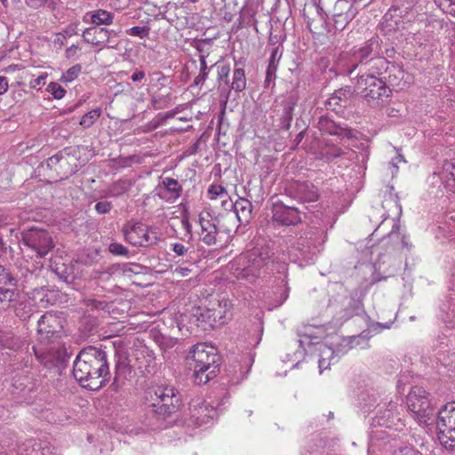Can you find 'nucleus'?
<instances>
[{
  "label": "nucleus",
  "mask_w": 455,
  "mask_h": 455,
  "mask_svg": "<svg viewBox=\"0 0 455 455\" xmlns=\"http://www.w3.org/2000/svg\"><path fill=\"white\" fill-rule=\"evenodd\" d=\"M61 330V319L53 313L47 312L38 320L37 332L42 340H52L59 336Z\"/></svg>",
  "instance_id": "9b49d317"
},
{
  "label": "nucleus",
  "mask_w": 455,
  "mask_h": 455,
  "mask_svg": "<svg viewBox=\"0 0 455 455\" xmlns=\"http://www.w3.org/2000/svg\"><path fill=\"white\" fill-rule=\"evenodd\" d=\"M318 196L315 192H312L310 196L307 198L308 201H315Z\"/></svg>",
  "instance_id": "6e6d98bb"
},
{
  "label": "nucleus",
  "mask_w": 455,
  "mask_h": 455,
  "mask_svg": "<svg viewBox=\"0 0 455 455\" xmlns=\"http://www.w3.org/2000/svg\"><path fill=\"white\" fill-rule=\"evenodd\" d=\"M82 72V66L80 64H76L69 68L64 74H62L60 77V81L62 83H70L77 78V76Z\"/></svg>",
  "instance_id": "473e14b6"
},
{
  "label": "nucleus",
  "mask_w": 455,
  "mask_h": 455,
  "mask_svg": "<svg viewBox=\"0 0 455 455\" xmlns=\"http://www.w3.org/2000/svg\"><path fill=\"white\" fill-rule=\"evenodd\" d=\"M110 31L103 28H88L83 33L84 40L94 46H99L100 49L108 42Z\"/></svg>",
  "instance_id": "f3484780"
},
{
  "label": "nucleus",
  "mask_w": 455,
  "mask_h": 455,
  "mask_svg": "<svg viewBox=\"0 0 455 455\" xmlns=\"http://www.w3.org/2000/svg\"><path fill=\"white\" fill-rule=\"evenodd\" d=\"M4 7H8V0H0Z\"/></svg>",
  "instance_id": "bf43d9fd"
},
{
  "label": "nucleus",
  "mask_w": 455,
  "mask_h": 455,
  "mask_svg": "<svg viewBox=\"0 0 455 455\" xmlns=\"http://www.w3.org/2000/svg\"><path fill=\"white\" fill-rule=\"evenodd\" d=\"M132 183L129 180H117L114 182L109 188V195L111 196H120L131 188Z\"/></svg>",
  "instance_id": "cd10ccee"
},
{
  "label": "nucleus",
  "mask_w": 455,
  "mask_h": 455,
  "mask_svg": "<svg viewBox=\"0 0 455 455\" xmlns=\"http://www.w3.org/2000/svg\"><path fill=\"white\" fill-rule=\"evenodd\" d=\"M172 251L176 255L183 256L187 252L188 249L185 247L184 244L180 243H175L172 244Z\"/></svg>",
  "instance_id": "a18cd8bd"
},
{
  "label": "nucleus",
  "mask_w": 455,
  "mask_h": 455,
  "mask_svg": "<svg viewBox=\"0 0 455 455\" xmlns=\"http://www.w3.org/2000/svg\"><path fill=\"white\" fill-rule=\"evenodd\" d=\"M391 324V321L385 323H380L379 322L371 323V332H379L383 329H389Z\"/></svg>",
  "instance_id": "37998d69"
},
{
  "label": "nucleus",
  "mask_w": 455,
  "mask_h": 455,
  "mask_svg": "<svg viewBox=\"0 0 455 455\" xmlns=\"http://www.w3.org/2000/svg\"><path fill=\"white\" fill-rule=\"evenodd\" d=\"M207 67L205 60H201V75L196 77V83L198 84L200 80L204 81L207 76Z\"/></svg>",
  "instance_id": "09e8293b"
},
{
  "label": "nucleus",
  "mask_w": 455,
  "mask_h": 455,
  "mask_svg": "<svg viewBox=\"0 0 455 455\" xmlns=\"http://www.w3.org/2000/svg\"><path fill=\"white\" fill-rule=\"evenodd\" d=\"M22 242L37 258L45 257L55 246L52 235L46 230L36 228L23 232Z\"/></svg>",
  "instance_id": "1a4fd4ad"
},
{
  "label": "nucleus",
  "mask_w": 455,
  "mask_h": 455,
  "mask_svg": "<svg viewBox=\"0 0 455 455\" xmlns=\"http://www.w3.org/2000/svg\"><path fill=\"white\" fill-rule=\"evenodd\" d=\"M10 284L0 285V308L4 310L20 299L17 280L14 276L10 278Z\"/></svg>",
  "instance_id": "dca6fc26"
},
{
  "label": "nucleus",
  "mask_w": 455,
  "mask_h": 455,
  "mask_svg": "<svg viewBox=\"0 0 455 455\" xmlns=\"http://www.w3.org/2000/svg\"><path fill=\"white\" fill-rule=\"evenodd\" d=\"M341 95L345 96V93L342 91L335 92L334 94L329 99V106L332 107L335 105H340L339 101L342 100Z\"/></svg>",
  "instance_id": "79ce46f5"
},
{
  "label": "nucleus",
  "mask_w": 455,
  "mask_h": 455,
  "mask_svg": "<svg viewBox=\"0 0 455 455\" xmlns=\"http://www.w3.org/2000/svg\"><path fill=\"white\" fill-rule=\"evenodd\" d=\"M40 443L35 439H29L19 446V455H39Z\"/></svg>",
  "instance_id": "bb28decb"
},
{
  "label": "nucleus",
  "mask_w": 455,
  "mask_h": 455,
  "mask_svg": "<svg viewBox=\"0 0 455 455\" xmlns=\"http://www.w3.org/2000/svg\"><path fill=\"white\" fill-rule=\"evenodd\" d=\"M48 76L47 73L41 74L38 77L29 82V87L32 89L39 90L42 85L45 84V80Z\"/></svg>",
  "instance_id": "4c0bfd02"
},
{
  "label": "nucleus",
  "mask_w": 455,
  "mask_h": 455,
  "mask_svg": "<svg viewBox=\"0 0 455 455\" xmlns=\"http://www.w3.org/2000/svg\"><path fill=\"white\" fill-rule=\"evenodd\" d=\"M396 159H398L399 162H405L403 156L400 154L397 156Z\"/></svg>",
  "instance_id": "13d9d810"
},
{
  "label": "nucleus",
  "mask_w": 455,
  "mask_h": 455,
  "mask_svg": "<svg viewBox=\"0 0 455 455\" xmlns=\"http://www.w3.org/2000/svg\"><path fill=\"white\" fill-rule=\"evenodd\" d=\"M10 307H14L15 315L22 321L29 319L32 315V307L27 301L13 302Z\"/></svg>",
  "instance_id": "393cba45"
},
{
  "label": "nucleus",
  "mask_w": 455,
  "mask_h": 455,
  "mask_svg": "<svg viewBox=\"0 0 455 455\" xmlns=\"http://www.w3.org/2000/svg\"><path fill=\"white\" fill-rule=\"evenodd\" d=\"M114 20V14L103 9H98L91 12V21L96 26L110 25Z\"/></svg>",
  "instance_id": "b1692460"
},
{
  "label": "nucleus",
  "mask_w": 455,
  "mask_h": 455,
  "mask_svg": "<svg viewBox=\"0 0 455 455\" xmlns=\"http://www.w3.org/2000/svg\"><path fill=\"white\" fill-rule=\"evenodd\" d=\"M79 52H80V48L76 44H72L71 46H69L66 49L65 57L68 60L76 59L78 56Z\"/></svg>",
  "instance_id": "a19ab883"
},
{
  "label": "nucleus",
  "mask_w": 455,
  "mask_h": 455,
  "mask_svg": "<svg viewBox=\"0 0 455 455\" xmlns=\"http://www.w3.org/2000/svg\"><path fill=\"white\" fill-rule=\"evenodd\" d=\"M354 12L351 4L347 0H338L333 8L334 25L337 29L342 30L353 18Z\"/></svg>",
  "instance_id": "ddd939ff"
},
{
  "label": "nucleus",
  "mask_w": 455,
  "mask_h": 455,
  "mask_svg": "<svg viewBox=\"0 0 455 455\" xmlns=\"http://www.w3.org/2000/svg\"><path fill=\"white\" fill-rule=\"evenodd\" d=\"M231 88L235 92H243L246 88V77L243 68H235Z\"/></svg>",
  "instance_id": "a878e982"
},
{
  "label": "nucleus",
  "mask_w": 455,
  "mask_h": 455,
  "mask_svg": "<svg viewBox=\"0 0 455 455\" xmlns=\"http://www.w3.org/2000/svg\"><path fill=\"white\" fill-rule=\"evenodd\" d=\"M146 400L152 410L158 415L169 416L176 413L181 405L179 392L169 386H157L148 388Z\"/></svg>",
  "instance_id": "39448f33"
},
{
  "label": "nucleus",
  "mask_w": 455,
  "mask_h": 455,
  "mask_svg": "<svg viewBox=\"0 0 455 455\" xmlns=\"http://www.w3.org/2000/svg\"><path fill=\"white\" fill-rule=\"evenodd\" d=\"M159 188L164 190V195H161V197L167 202H175L182 194V186L173 178H164L159 184Z\"/></svg>",
  "instance_id": "a211bd4d"
},
{
  "label": "nucleus",
  "mask_w": 455,
  "mask_h": 455,
  "mask_svg": "<svg viewBox=\"0 0 455 455\" xmlns=\"http://www.w3.org/2000/svg\"><path fill=\"white\" fill-rule=\"evenodd\" d=\"M126 33L132 36H139L140 38H144L148 36L149 28L135 26L128 29Z\"/></svg>",
  "instance_id": "c9c22d12"
},
{
  "label": "nucleus",
  "mask_w": 455,
  "mask_h": 455,
  "mask_svg": "<svg viewBox=\"0 0 455 455\" xmlns=\"http://www.w3.org/2000/svg\"><path fill=\"white\" fill-rule=\"evenodd\" d=\"M273 220L283 225L290 226L300 222V216L296 208L275 204L273 209Z\"/></svg>",
  "instance_id": "4468645a"
},
{
  "label": "nucleus",
  "mask_w": 455,
  "mask_h": 455,
  "mask_svg": "<svg viewBox=\"0 0 455 455\" xmlns=\"http://www.w3.org/2000/svg\"><path fill=\"white\" fill-rule=\"evenodd\" d=\"M406 403L419 424H428L435 412L428 393L421 387H413L406 397Z\"/></svg>",
  "instance_id": "423d86ee"
},
{
  "label": "nucleus",
  "mask_w": 455,
  "mask_h": 455,
  "mask_svg": "<svg viewBox=\"0 0 455 455\" xmlns=\"http://www.w3.org/2000/svg\"><path fill=\"white\" fill-rule=\"evenodd\" d=\"M393 455H422L419 451L415 450L412 446L405 445L395 450Z\"/></svg>",
  "instance_id": "e433bc0d"
},
{
  "label": "nucleus",
  "mask_w": 455,
  "mask_h": 455,
  "mask_svg": "<svg viewBox=\"0 0 455 455\" xmlns=\"http://www.w3.org/2000/svg\"><path fill=\"white\" fill-rule=\"evenodd\" d=\"M391 90L380 79L371 76V100H377L378 104L387 102Z\"/></svg>",
  "instance_id": "aec40b11"
},
{
  "label": "nucleus",
  "mask_w": 455,
  "mask_h": 455,
  "mask_svg": "<svg viewBox=\"0 0 455 455\" xmlns=\"http://www.w3.org/2000/svg\"><path fill=\"white\" fill-rule=\"evenodd\" d=\"M346 132V136L350 137L351 132Z\"/></svg>",
  "instance_id": "e2e57ef3"
},
{
  "label": "nucleus",
  "mask_w": 455,
  "mask_h": 455,
  "mask_svg": "<svg viewBox=\"0 0 455 455\" xmlns=\"http://www.w3.org/2000/svg\"><path fill=\"white\" fill-rule=\"evenodd\" d=\"M101 109L100 108H94L81 117L79 122L80 125L84 128H90L100 117Z\"/></svg>",
  "instance_id": "c85d7f7f"
},
{
  "label": "nucleus",
  "mask_w": 455,
  "mask_h": 455,
  "mask_svg": "<svg viewBox=\"0 0 455 455\" xmlns=\"http://www.w3.org/2000/svg\"><path fill=\"white\" fill-rule=\"evenodd\" d=\"M0 455H5V454H4L3 452H0Z\"/></svg>",
  "instance_id": "774afa93"
},
{
  "label": "nucleus",
  "mask_w": 455,
  "mask_h": 455,
  "mask_svg": "<svg viewBox=\"0 0 455 455\" xmlns=\"http://www.w3.org/2000/svg\"><path fill=\"white\" fill-rule=\"evenodd\" d=\"M108 251L115 256L127 257L129 254V250L124 245L118 243H111L108 246Z\"/></svg>",
  "instance_id": "f704fd0d"
},
{
  "label": "nucleus",
  "mask_w": 455,
  "mask_h": 455,
  "mask_svg": "<svg viewBox=\"0 0 455 455\" xmlns=\"http://www.w3.org/2000/svg\"><path fill=\"white\" fill-rule=\"evenodd\" d=\"M47 91L57 100L62 99L66 94V90L55 82H52L48 84Z\"/></svg>",
  "instance_id": "72a5a7b5"
},
{
  "label": "nucleus",
  "mask_w": 455,
  "mask_h": 455,
  "mask_svg": "<svg viewBox=\"0 0 455 455\" xmlns=\"http://www.w3.org/2000/svg\"><path fill=\"white\" fill-rule=\"evenodd\" d=\"M347 9H339V12H346Z\"/></svg>",
  "instance_id": "0e129e2a"
},
{
  "label": "nucleus",
  "mask_w": 455,
  "mask_h": 455,
  "mask_svg": "<svg viewBox=\"0 0 455 455\" xmlns=\"http://www.w3.org/2000/svg\"><path fill=\"white\" fill-rule=\"evenodd\" d=\"M181 227L185 229L188 235H190L192 232V226L188 218H182L180 220Z\"/></svg>",
  "instance_id": "603ef678"
},
{
  "label": "nucleus",
  "mask_w": 455,
  "mask_h": 455,
  "mask_svg": "<svg viewBox=\"0 0 455 455\" xmlns=\"http://www.w3.org/2000/svg\"><path fill=\"white\" fill-rule=\"evenodd\" d=\"M401 242H402V245H403V248H409L410 247L408 243H407V241H406V237L404 235L402 236Z\"/></svg>",
  "instance_id": "4d7b16f0"
},
{
  "label": "nucleus",
  "mask_w": 455,
  "mask_h": 455,
  "mask_svg": "<svg viewBox=\"0 0 455 455\" xmlns=\"http://www.w3.org/2000/svg\"><path fill=\"white\" fill-rule=\"evenodd\" d=\"M221 200V205L222 207L225 209V210H230V209H233L234 208V204L232 202V200L230 199V197L228 196V198H223V199H220Z\"/></svg>",
  "instance_id": "5fc2aeb1"
},
{
  "label": "nucleus",
  "mask_w": 455,
  "mask_h": 455,
  "mask_svg": "<svg viewBox=\"0 0 455 455\" xmlns=\"http://www.w3.org/2000/svg\"><path fill=\"white\" fill-rule=\"evenodd\" d=\"M190 271L188 267H178L173 270V274L179 277H185L189 275Z\"/></svg>",
  "instance_id": "de8ad7c7"
},
{
  "label": "nucleus",
  "mask_w": 455,
  "mask_h": 455,
  "mask_svg": "<svg viewBox=\"0 0 455 455\" xmlns=\"http://www.w3.org/2000/svg\"><path fill=\"white\" fill-rule=\"evenodd\" d=\"M229 72H230V68L228 65L222 66L220 68V71L219 73L220 78V79L224 78L226 80V82H228Z\"/></svg>",
  "instance_id": "8fccbe9b"
},
{
  "label": "nucleus",
  "mask_w": 455,
  "mask_h": 455,
  "mask_svg": "<svg viewBox=\"0 0 455 455\" xmlns=\"http://www.w3.org/2000/svg\"><path fill=\"white\" fill-rule=\"evenodd\" d=\"M329 132L331 134H339V132L337 131V129H335L334 131H330Z\"/></svg>",
  "instance_id": "052dcab7"
},
{
  "label": "nucleus",
  "mask_w": 455,
  "mask_h": 455,
  "mask_svg": "<svg viewBox=\"0 0 455 455\" xmlns=\"http://www.w3.org/2000/svg\"><path fill=\"white\" fill-rule=\"evenodd\" d=\"M9 88L8 80L5 76H0V95L7 92Z\"/></svg>",
  "instance_id": "3c124183"
},
{
  "label": "nucleus",
  "mask_w": 455,
  "mask_h": 455,
  "mask_svg": "<svg viewBox=\"0 0 455 455\" xmlns=\"http://www.w3.org/2000/svg\"><path fill=\"white\" fill-rule=\"evenodd\" d=\"M112 208V204L110 202L102 201L99 202L95 205V211L100 214L108 213Z\"/></svg>",
  "instance_id": "58836bf2"
},
{
  "label": "nucleus",
  "mask_w": 455,
  "mask_h": 455,
  "mask_svg": "<svg viewBox=\"0 0 455 455\" xmlns=\"http://www.w3.org/2000/svg\"><path fill=\"white\" fill-rule=\"evenodd\" d=\"M3 323H4V322L0 320V325H2V328H4V329L5 327H8V324H5V326H4V325L3 324Z\"/></svg>",
  "instance_id": "680f3d73"
},
{
  "label": "nucleus",
  "mask_w": 455,
  "mask_h": 455,
  "mask_svg": "<svg viewBox=\"0 0 455 455\" xmlns=\"http://www.w3.org/2000/svg\"><path fill=\"white\" fill-rule=\"evenodd\" d=\"M190 420L197 427L209 424L218 416L214 406L202 398H196L189 403Z\"/></svg>",
  "instance_id": "9d476101"
},
{
  "label": "nucleus",
  "mask_w": 455,
  "mask_h": 455,
  "mask_svg": "<svg viewBox=\"0 0 455 455\" xmlns=\"http://www.w3.org/2000/svg\"><path fill=\"white\" fill-rule=\"evenodd\" d=\"M436 425L441 443L447 450H455V402L443 405L438 411Z\"/></svg>",
  "instance_id": "0eeeda50"
},
{
  "label": "nucleus",
  "mask_w": 455,
  "mask_h": 455,
  "mask_svg": "<svg viewBox=\"0 0 455 455\" xmlns=\"http://www.w3.org/2000/svg\"><path fill=\"white\" fill-rule=\"evenodd\" d=\"M48 0H26V4L30 8L37 9L47 3Z\"/></svg>",
  "instance_id": "49530a36"
},
{
  "label": "nucleus",
  "mask_w": 455,
  "mask_h": 455,
  "mask_svg": "<svg viewBox=\"0 0 455 455\" xmlns=\"http://www.w3.org/2000/svg\"><path fill=\"white\" fill-rule=\"evenodd\" d=\"M440 177L447 189L455 194V159L443 163Z\"/></svg>",
  "instance_id": "4be33fe9"
},
{
  "label": "nucleus",
  "mask_w": 455,
  "mask_h": 455,
  "mask_svg": "<svg viewBox=\"0 0 455 455\" xmlns=\"http://www.w3.org/2000/svg\"><path fill=\"white\" fill-rule=\"evenodd\" d=\"M393 187L386 186L382 191L383 196L379 194V197L384 199L373 207V215L375 220L379 222L377 228L371 233V235H378L379 232L382 229L387 231L388 237L398 236L400 230V217L402 215V206L399 204L397 197L392 193Z\"/></svg>",
  "instance_id": "7ed1b4c3"
},
{
  "label": "nucleus",
  "mask_w": 455,
  "mask_h": 455,
  "mask_svg": "<svg viewBox=\"0 0 455 455\" xmlns=\"http://www.w3.org/2000/svg\"><path fill=\"white\" fill-rule=\"evenodd\" d=\"M297 100L294 97H290L286 105L284 106V110L286 115L290 117L291 116L292 111L296 106Z\"/></svg>",
  "instance_id": "c03bdc74"
},
{
  "label": "nucleus",
  "mask_w": 455,
  "mask_h": 455,
  "mask_svg": "<svg viewBox=\"0 0 455 455\" xmlns=\"http://www.w3.org/2000/svg\"><path fill=\"white\" fill-rule=\"evenodd\" d=\"M206 196L210 200H220L228 197L227 189L223 186L217 184H212L208 188Z\"/></svg>",
  "instance_id": "c756f323"
},
{
  "label": "nucleus",
  "mask_w": 455,
  "mask_h": 455,
  "mask_svg": "<svg viewBox=\"0 0 455 455\" xmlns=\"http://www.w3.org/2000/svg\"><path fill=\"white\" fill-rule=\"evenodd\" d=\"M199 224L201 227L200 236L207 245H212L217 241V227L213 216L208 211H203L199 214Z\"/></svg>",
  "instance_id": "f8f14e48"
},
{
  "label": "nucleus",
  "mask_w": 455,
  "mask_h": 455,
  "mask_svg": "<svg viewBox=\"0 0 455 455\" xmlns=\"http://www.w3.org/2000/svg\"><path fill=\"white\" fill-rule=\"evenodd\" d=\"M187 360L196 384H206L219 371L220 355L217 348L207 343L194 345L189 349Z\"/></svg>",
  "instance_id": "f03ea898"
},
{
  "label": "nucleus",
  "mask_w": 455,
  "mask_h": 455,
  "mask_svg": "<svg viewBox=\"0 0 455 455\" xmlns=\"http://www.w3.org/2000/svg\"><path fill=\"white\" fill-rule=\"evenodd\" d=\"M393 165L395 166V169H398V166H396L395 164L393 163Z\"/></svg>",
  "instance_id": "338daca9"
},
{
  "label": "nucleus",
  "mask_w": 455,
  "mask_h": 455,
  "mask_svg": "<svg viewBox=\"0 0 455 455\" xmlns=\"http://www.w3.org/2000/svg\"><path fill=\"white\" fill-rule=\"evenodd\" d=\"M359 69L357 74V80L355 85V91L358 94H362L364 97L368 96V80L370 77V68L367 66V62L361 61L355 67V69L351 71L353 73L355 69Z\"/></svg>",
  "instance_id": "6ab92c4d"
},
{
  "label": "nucleus",
  "mask_w": 455,
  "mask_h": 455,
  "mask_svg": "<svg viewBox=\"0 0 455 455\" xmlns=\"http://www.w3.org/2000/svg\"><path fill=\"white\" fill-rule=\"evenodd\" d=\"M33 351L37 360L46 368L58 367L63 362L62 353L53 347L43 350L34 346Z\"/></svg>",
  "instance_id": "2eb2a0df"
},
{
  "label": "nucleus",
  "mask_w": 455,
  "mask_h": 455,
  "mask_svg": "<svg viewBox=\"0 0 455 455\" xmlns=\"http://www.w3.org/2000/svg\"><path fill=\"white\" fill-rule=\"evenodd\" d=\"M13 275L4 267L0 266V285L10 284V278Z\"/></svg>",
  "instance_id": "ea45409f"
},
{
  "label": "nucleus",
  "mask_w": 455,
  "mask_h": 455,
  "mask_svg": "<svg viewBox=\"0 0 455 455\" xmlns=\"http://www.w3.org/2000/svg\"><path fill=\"white\" fill-rule=\"evenodd\" d=\"M277 53H278L277 49H274L271 53L269 62H268L267 70V75H266V83H269L273 79V77L275 76V72L277 70V60H276Z\"/></svg>",
  "instance_id": "2f4dec72"
},
{
  "label": "nucleus",
  "mask_w": 455,
  "mask_h": 455,
  "mask_svg": "<svg viewBox=\"0 0 455 455\" xmlns=\"http://www.w3.org/2000/svg\"><path fill=\"white\" fill-rule=\"evenodd\" d=\"M145 77V72L142 70H136L132 75L131 78L132 82H140Z\"/></svg>",
  "instance_id": "864d4df0"
},
{
  "label": "nucleus",
  "mask_w": 455,
  "mask_h": 455,
  "mask_svg": "<svg viewBox=\"0 0 455 455\" xmlns=\"http://www.w3.org/2000/svg\"><path fill=\"white\" fill-rule=\"evenodd\" d=\"M234 210L241 224L248 223L251 217L252 204L243 197H239L234 204Z\"/></svg>",
  "instance_id": "412c9836"
},
{
  "label": "nucleus",
  "mask_w": 455,
  "mask_h": 455,
  "mask_svg": "<svg viewBox=\"0 0 455 455\" xmlns=\"http://www.w3.org/2000/svg\"><path fill=\"white\" fill-rule=\"evenodd\" d=\"M267 258L259 248H253L241 253L228 264L229 273L235 279L254 283L259 276L260 269L266 265Z\"/></svg>",
  "instance_id": "20e7f679"
},
{
  "label": "nucleus",
  "mask_w": 455,
  "mask_h": 455,
  "mask_svg": "<svg viewBox=\"0 0 455 455\" xmlns=\"http://www.w3.org/2000/svg\"><path fill=\"white\" fill-rule=\"evenodd\" d=\"M108 365L106 353L89 347L76 356L73 366L74 378L79 384L91 390H98L108 381Z\"/></svg>",
  "instance_id": "f257e3e1"
},
{
  "label": "nucleus",
  "mask_w": 455,
  "mask_h": 455,
  "mask_svg": "<svg viewBox=\"0 0 455 455\" xmlns=\"http://www.w3.org/2000/svg\"><path fill=\"white\" fill-rule=\"evenodd\" d=\"M232 308V303L228 299H222L219 301V309H213L212 315L214 318H219V320H222L227 317L228 314L230 313Z\"/></svg>",
  "instance_id": "7c9ffc66"
},
{
  "label": "nucleus",
  "mask_w": 455,
  "mask_h": 455,
  "mask_svg": "<svg viewBox=\"0 0 455 455\" xmlns=\"http://www.w3.org/2000/svg\"><path fill=\"white\" fill-rule=\"evenodd\" d=\"M123 233L127 243L138 247L154 245L159 239L156 228L140 222H127L123 227Z\"/></svg>",
  "instance_id": "6e6552de"
},
{
  "label": "nucleus",
  "mask_w": 455,
  "mask_h": 455,
  "mask_svg": "<svg viewBox=\"0 0 455 455\" xmlns=\"http://www.w3.org/2000/svg\"><path fill=\"white\" fill-rule=\"evenodd\" d=\"M393 407L392 403H389L388 406L382 411V408H379L377 411L376 416L371 420V426H385L387 427H391L392 419L394 417L393 414Z\"/></svg>",
  "instance_id": "5701e85b"
},
{
  "label": "nucleus",
  "mask_w": 455,
  "mask_h": 455,
  "mask_svg": "<svg viewBox=\"0 0 455 455\" xmlns=\"http://www.w3.org/2000/svg\"><path fill=\"white\" fill-rule=\"evenodd\" d=\"M191 3H196V0H189Z\"/></svg>",
  "instance_id": "69168bd1"
}]
</instances>
